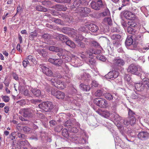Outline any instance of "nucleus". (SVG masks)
<instances>
[{"mask_svg": "<svg viewBox=\"0 0 149 149\" xmlns=\"http://www.w3.org/2000/svg\"><path fill=\"white\" fill-rule=\"evenodd\" d=\"M68 130L71 132L76 133L78 131V129L76 127H72V125L70 127H69Z\"/></svg>", "mask_w": 149, "mask_h": 149, "instance_id": "nucleus-45", "label": "nucleus"}, {"mask_svg": "<svg viewBox=\"0 0 149 149\" xmlns=\"http://www.w3.org/2000/svg\"><path fill=\"white\" fill-rule=\"evenodd\" d=\"M61 48L55 46H51L49 47V49L51 51L58 52Z\"/></svg>", "mask_w": 149, "mask_h": 149, "instance_id": "nucleus-34", "label": "nucleus"}, {"mask_svg": "<svg viewBox=\"0 0 149 149\" xmlns=\"http://www.w3.org/2000/svg\"><path fill=\"white\" fill-rule=\"evenodd\" d=\"M30 102L31 103L35 104L40 102L41 100L37 99H32L30 100Z\"/></svg>", "mask_w": 149, "mask_h": 149, "instance_id": "nucleus-51", "label": "nucleus"}, {"mask_svg": "<svg viewBox=\"0 0 149 149\" xmlns=\"http://www.w3.org/2000/svg\"><path fill=\"white\" fill-rule=\"evenodd\" d=\"M78 10L82 15L85 17L87 16L91 11L90 8L86 7H80Z\"/></svg>", "mask_w": 149, "mask_h": 149, "instance_id": "nucleus-16", "label": "nucleus"}, {"mask_svg": "<svg viewBox=\"0 0 149 149\" xmlns=\"http://www.w3.org/2000/svg\"><path fill=\"white\" fill-rule=\"evenodd\" d=\"M139 97V95L136 93H133L130 97V98L132 99H137Z\"/></svg>", "mask_w": 149, "mask_h": 149, "instance_id": "nucleus-47", "label": "nucleus"}, {"mask_svg": "<svg viewBox=\"0 0 149 149\" xmlns=\"http://www.w3.org/2000/svg\"><path fill=\"white\" fill-rule=\"evenodd\" d=\"M72 125V122L70 120H69L65 122L64 123V125L66 127H67L69 128V127H70Z\"/></svg>", "mask_w": 149, "mask_h": 149, "instance_id": "nucleus-42", "label": "nucleus"}, {"mask_svg": "<svg viewBox=\"0 0 149 149\" xmlns=\"http://www.w3.org/2000/svg\"><path fill=\"white\" fill-rule=\"evenodd\" d=\"M23 130L24 132L28 133L31 132V129L28 126H24L23 127Z\"/></svg>", "mask_w": 149, "mask_h": 149, "instance_id": "nucleus-46", "label": "nucleus"}, {"mask_svg": "<svg viewBox=\"0 0 149 149\" xmlns=\"http://www.w3.org/2000/svg\"><path fill=\"white\" fill-rule=\"evenodd\" d=\"M90 5L91 8L94 10H99L100 8L102 7L103 4L102 0H99L96 2L95 1H92Z\"/></svg>", "mask_w": 149, "mask_h": 149, "instance_id": "nucleus-7", "label": "nucleus"}, {"mask_svg": "<svg viewBox=\"0 0 149 149\" xmlns=\"http://www.w3.org/2000/svg\"><path fill=\"white\" fill-rule=\"evenodd\" d=\"M36 8L37 10L39 11L46 12L47 11V9L46 8L41 6H37Z\"/></svg>", "mask_w": 149, "mask_h": 149, "instance_id": "nucleus-38", "label": "nucleus"}, {"mask_svg": "<svg viewBox=\"0 0 149 149\" xmlns=\"http://www.w3.org/2000/svg\"><path fill=\"white\" fill-rule=\"evenodd\" d=\"M86 26L88 29L94 32H96L99 29L98 26L94 24L91 23Z\"/></svg>", "mask_w": 149, "mask_h": 149, "instance_id": "nucleus-22", "label": "nucleus"}, {"mask_svg": "<svg viewBox=\"0 0 149 149\" xmlns=\"http://www.w3.org/2000/svg\"><path fill=\"white\" fill-rule=\"evenodd\" d=\"M41 3L43 5L49 7L52 5L51 2L50 1L44 0L42 1Z\"/></svg>", "mask_w": 149, "mask_h": 149, "instance_id": "nucleus-37", "label": "nucleus"}, {"mask_svg": "<svg viewBox=\"0 0 149 149\" xmlns=\"http://www.w3.org/2000/svg\"><path fill=\"white\" fill-rule=\"evenodd\" d=\"M131 77L128 74H125L124 75V79L125 80L127 81H130L131 80Z\"/></svg>", "mask_w": 149, "mask_h": 149, "instance_id": "nucleus-56", "label": "nucleus"}, {"mask_svg": "<svg viewBox=\"0 0 149 149\" xmlns=\"http://www.w3.org/2000/svg\"><path fill=\"white\" fill-rule=\"evenodd\" d=\"M143 84L144 85V88H146L147 89L149 88V79L145 78L143 79Z\"/></svg>", "mask_w": 149, "mask_h": 149, "instance_id": "nucleus-36", "label": "nucleus"}, {"mask_svg": "<svg viewBox=\"0 0 149 149\" xmlns=\"http://www.w3.org/2000/svg\"><path fill=\"white\" fill-rule=\"evenodd\" d=\"M61 31L64 33L67 34L72 37H74L76 34V31L74 30H72L69 27H63L61 29Z\"/></svg>", "mask_w": 149, "mask_h": 149, "instance_id": "nucleus-8", "label": "nucleus"}, {"mask_svg": "<svg viewBox=\"0 0 149 149\" xmlns=\"http://www.w3.org/2000/svg\"><path fill=\"white\" fill-rule=\"evenodd\" d=\"M132 37L136 41H141L143 38V36L142 35L139 33H137V32H136L135 34H134L132 36Z\"/></svg>", "mask_w": 149, "mask_h": 149, "instance_id": "nucleus-28", "label": "nucleus"}, {"mask_svg": "<svg viewBox=\"0 0 149 149\" xmlns=\"http://www.w3.org/2000/svg\"><path fill=\"white\" fill-rule=\"evenodd\" d=\"M128 119H129L130 120H125L123 122V123L125 125H128L130 124L131 125H132L135 123L136 121L135 117H134V116H132V117H128Z\"/></svg>", "mask_w": 149, "mask_h": 149, "instance_id": "nucleus-19", "label": "nucleus"}, {"mask_svg": "<svg viewBox=\"0 0 149 149\" xmlns=\"http://www.w3.org/2000/svg\"><path fill=\"white\" fill-rule=\"evenodd\" d=\"M98 57L99 58V59L103 62L107 60V58L104 56L99 55Z\"/></svg>", "mask_w": 149, "mask_h": 149, "instance_id": "nucleus-60", "label": "nucleus"}, {"mask_svg": "<svg viewBox=\"0 0 149 149\" xmlns=\"http://www.w3.org/2000/svg\"><path fill=\"white\" fill-rule=\"evenodd\" d=\"M95 61L93 58H91L89 59L87 63L91 67L94 66L95 64Z\"/></svg>", "mask_w": 149, "mask_h": 149, "instance_id": "nucleus-44", "label": "nucleus"}, {"mask_svg": "<svg viewBox=\"0 0 149 149\" xmlns=\"http://www.w3.org/2000/svg\"><path fill=\"white\" fill-rule=\"evenodd\" d=\"M91 45L92 46L98 47H99L100 46L99 44L95 41H93L91 42Z\"/></svg>", "mask_w": 149, "mask_h": 149, "instance_id": "nucleus-53", "label": "nucleus"}, {"mask_svg": "<svg viewBox=\"0 0 149 149\" xmlns=\"http://www.w3.org/2000/svg\"><path fill=\"white\" fill-rule=\"evenodd\" d=\"M73 18L72 16H68L67 18V20L69 23H71L73 21Z\"/></svg>", "mask_w": 149, "mask_h": 149, "instance_id": "nucleus-64", "label": "nucleus"}, {"mask_svg": "<svg viewBox=\"0 0 149 149\" xmlns=\"http://www.w3.org/2000/svg\"><path fill=\"white\" fill-rule=\"evenodd\" d=\"M127 71L128 72L139 76H140L142 73V69L134 64L130 65L127 69Z\"/></svg>", "mask_w": 149, "mask_h": 149, "instance_id": "nucleus-1", "label": "nucleus"}, {"mask_svg": "<svg viewBox=\"0 0 149 149\" xmlns=\"http://www.w3.org/2000/svg\"><path fill=\"white\" fill-rule=\"evenodd\" d=\"M53 105L51 102H44L38 105L39 107L46 112L50 111L53 108Z\"/></svg>", "mask_w": 149, "mask_h": 149, "instance_id": "nucleus-2", "label": "nucleus"}, {"mask_svg": "<svg viewBox=\"0 0 149 149\" xmlns=\"http://www.w3.org/2000/svg\"><path fill=\"white\" fill-rule=\"evenodd\" d=\"M54 86L59 89H63L64 88L65 86L64 82L61 81L59 80L56 81V82L54 83Z\"/></svg>", "mask_w": 149, "mask_h": 149, "instance_id": "nucleus-25", "label": "nucleus"}, {"mask_svg": "<svg viewBox=\"0 0 149 149\" xmlns=\"http://www.w3.org/2000/svg\"><path fill=\"white\" fill-rule=\"evenodd\" d=\"M68 53V52L66 50L61 48L57 54L60 58L62 59L64 61L69 62L71 61V58L67 55Z\"/></svg>", "mask_w": 149, "mask_h": 149, "instance_id": "nucleus-3", "label": "nucleus"}, {"mask_svg": "<svg viewBox=\"0 0 149 149\" xmlns=\"http://www.w3.org/2000/svg\"><path fill=\"white\" fill-rule=\"evenodd\" d=\"M23 65L24 68L27 67L28 65H29V63L27 59H25L23 61Z\"/></svg>", "mask_w": 149, "mask_h": 149, "instance_id": "nucleus-55", "label": "nucleus"}, {"mask_svg": "<svg viewBox=\"0 0 149 149\" xmlns=\"http://www.w3.org/2000/svg\"><path fill=\"white\" fill-rule=\"evenodd\" d=\"M2 98L3 101L5 102H8L10 100L9 97L6 95L3 96L2 97Z\"/></svg>", "mask_w": 149, "mask_h": 149, "instance_id": "nucleus-59", "label": "nucleus"}, {"mask_svg": "<svg viewBox=\"0 0 149 149\" xmlns=\"http://www.w3.org/2000/svg\"><path fill=\"white\" fill-rule=\"evenodd\" d=\"M125 17L128 19H134L135 18V15L132 12L129 11H126L124 13Z\"/></svg>", "mask_w": 149, "mask_h": 149, "instance_id": "nucleus-20", "label": "nucleus"}, {"mask_svg": "<svg viewBox=\"0 0 149 149\" xmlns=\"http://www.w3.org/2000/svg\"><path fill=\"white\" fill-rule=\"evenodd\" d=\"M40 68L43 73L46 76L49 77H52L53 76L52 71L49 68L44 65L41 66Z\"/></svg>", "mask_w": 149, "mask_h": 149, "instance_id": "nucleus-12", "label": "nucleus"}, {"mask_svg": "<svg viewBox=\"0 0 149 149\" xmlns=\"http://www.w3.org/2000/svg\"><path fill=\"white\" fill-rule=\"evenodd\" d=\"M133 38L132 36L130 37H127L125 41V45L127 46H129L133 44Z\"/></svg>", "mask_w": 149, "mask_h": 149, "instance_id": "nucleus-31", "label": "nucleus"}, {"mask_svg": "<svg viewBox=\"0 0 149 149\" xmlns=\"http://www.w3.org/2000/svg\"><path fill=\"white\" fill-rule=\"evenodd\" d=\"M120 124H118L117 125V127H118V129L120 131V132H121L122 134H123L124 132V129L123 127L119 125Z\"/></svg>", "mask_w": 149, "mask_h": 149, "instance_id": "nucleus-57", "label": "nucleus"}, {"mask_svg": "<svg viewBox=\"0 0 149 149\" xmlns=\"http://www.w3.org/2000/svg\"><path fill=\"white\" fill-rule=\"evenodd\" d=\"M53 76L57 78H61L62 77L61 75L60 74L57 72H55L54 74V75H53Z\"/></svg>", "mask_w": 149, "mask_h": 149, "instance_id": "nucleus-62", "label": "nucleus"}, {"mask_svg": "<svg viewBox=\"0 0 149 149\" xmlns=\"http://www.w3.org/2000/svg\"><path fill=\"white\" fill-rule=\"evenodd\" d=\"M17 137L21 139H25L27 138V136L24 134L18 132L17 134Z\"/></svg>", "mask_w": 149, "mask_h": 149, "instance_id": "nucleus-40", "label": "nucleus"}, {"mask_svg": "<svg viewBox=\"0 0 149 149\" xmlns=\"http://www.w3.org/2000/svg\"><path fill=\"white\" fill-rule=\"evenodd\" d=\"M128 117H132V116L135 117L136 114L135 113L132 111L130 109H128Z\"/></svg>", "mask_w": 149, "mask_h": 149, "instance_id": "nucleus-49", "label": "nucleus"}, {"mask_svg": "<svg viewBox=\"0 0 149 149\" xmlns=\"http://www.w3.org/2000/svg\"><path fill=\"white\" fill-rule=\"evenodd\" d=\"M80 86L82 90L86 91H89L90 89V87L89 85H86L82 83L80 84Z\"/></svg>", "mask_w": 149, "mask_h": 149, "instance_id": "nucleus-32", "label": "nucleus"}, {"mask_svg": "<svg viewBox=\"0 0 149 149\" xmlns=\"http://www.w3.org/2000/svg\"><path fill=\"white\" fill-rule=\"evenodd\" d=\"M51 93L52 95L55 96L58 99H63L65 96V93L60 91H56L54 90L51 91Z\"/></svg>", "mask_w": 149, "mask_h": 149, "instance_id": "nucleus-11", "label": "nucleus"}, {"mask_svg": "<svg viewBox=\"0 0 149 149\" xmlns=\"http://www.w3.org/2000/svg\"><path fill=\"white\" fill-rule=\"evenodd\" d=\"M129 49L131 50H136L137 49V46L136 45L133 44L129 46Z\"/></svg>", "mask_w": 149, "mask_h": 149, "instance_id": "nucleus-61", "label": "nucleus"}, {"mask_svg": "<svg viewBox=\"0 0 149 149\" xmlns=\"http://www.w3.org/2000/svg\"><path fill=\"white\" fill-rule=\"evenodd\" d=\"M111 32H120L119 29L116 27H113L111 28Z\"/></svg>", "mask_w": 149, "mask_h": 149, "instance_id": "nucleus-58", "label": "nucleus"}, {"mask_svg": "<svg viewBox=\"0 0 149 149\" xmlns=\"http://www.w3.org/2000/svg\"><path fill=\"white\" fill-rule=\"evenodd\" d=\"M119 75V73L116 70H113L109 72L105 76V77L108 79L113 80L116 78Z\"/></svg>", "mask_w": 149, "mask_h": 149, "instance_id": "nucleus-13", "label": "nucleus"}, {"mask_svg": "<svg viewBox=\"0 0 149 149\" xmlns=\"http://www.w3.org/2000/svg\"><path fill=\"white\" fill-rule=\"evenodd\" d=\"M135 87L138 91H142L144 89V85L143 83H136L135 84Z\"/></svg>", "mask_w": 149, "mask_h": 149, "instance_id": "nucleus-26", "label": "nucleus"}, {"mask_svg": "<svg viewBox=\"0 0 149 149\" xmlns=\"http://www.w3.org/2000/svg\"><path fill=\"white\" fill-rule=\"evenodd\" d=\"M62 135L65 138H68L69 136L68 131L66 129H64L62 131Z\"/></svg>", "mask_w": 149, "mask_h": 149, "instance_id": "nucleus-41", "label": "nucleus"}, {"mask_svg": "<svg viewBox=\"0 0 149 149\" xmlns=\"http://www.w3.org/2000/svg\"><path fill=\"white\" fill-rule=\"evenodd\" d=\"M117 105L118 103L117 102L114 101L112 102L111 107L112 110L114 111H115L116 110Z\"/></svg>", "mask_w": 149, "mask_h": 149, "instance_id": "nucleus-43", "label": "nucleus"}, {"mask_svg": "<svg viewBox=\"0 0 149 149\" xmlns=\"http://www.w3.org/2000/svg\"><path fill=\"white\" fill-rule=\"evenodd\" d=\"M113 64L116 66L121 67L124 65L125 62L124 60L120 58H115L113 61Z\"/></svg>", "mask_w": 149, "mask_h": 149, "instance_id": "nucleus-15", "label": "nucleus"}, {"mask_svg": "<svg viewBox=\"0 0 149 149\" xmlns=\"http://www.w3.org/2000/svg\"><path fill=\"white\" fill-rule=\"evenodd\" d=\"M63 127L61 125H58L57 126L54 128L55 131L57 132H60L63 129Z\"/></svg>", "mask_w": 149, "mask_h": 149, "instance_id": "nucleus-54", "label": "nucleus"}, {"mask_svg": "<svg viewBox=\"0 0 149 149\" xmlns=\"http://www.w3.org/2000/svg\"><path fill=\"white\" fill-rule=\"evenodd\" d=\"M38 33L36 31H34L33 32H32L30 33L29 37L30 40H33L34 38L37 36Z\"/></svg>", "mask_w": 149, "mask_h": 149, "instance_id": "nucleus-39", "label": "nucleus"}, {"mask_svg": "<svg viewBox=\"0 0 149 149\" xmlns=\"http://www.w3.org/2000/svg\"><path fill=\"white\" fill-rule=\"evenodd\" d=\"M48 61L50 62L57 66H60L63 62L60 59L50 58Z\"/></svg>", "mask_w": 149, "mask_h": 149, "instance_id": "nucleus-21", "label": "nucleus"}, {"mask_svg": "<svg viewBox=\"0 0 149 149\" xmlns=\"http://www.w3.org/2000/svg\"><path fill=\"white\" fill-rule=\"evenodd\" d=\"M94 50L93 48H89L86 51L87 53L89 56H92L93 54Z\"/></svg>", "mask_w": 149, "mask_h": 149, "instance_id": "nucleus-52", "label": "nucleus"}, {"mask_svg": "<svg viewBox=\"0 0 149 149\" xmlns=\"http://www.w3.org/2000/svg\"><path fill=\"white\" fill-rule=\"evenodd\" d=\"M94 101V103L100 107L106 108L108 106V102L104 99L100 97L96 98Z\"/></svg>", "mask_w": 149, "mask_h": 149, "instance_id": "nucleus-4", "label": "nucleus"}, {"mask_svg": "<svg viewBox=\"0 0 149 149\" xmlns=\"http://www.w3.org/2000/svg\"><path fill=\"white\" fill-rule=\"evenodd\" d=\"M111 38L112 40V43L113 46L119 47L121 45L120 39L121 36L119 34H113L111 36Z\"/></svg>", "mask_w": 149, "mask_h": 149, "instance_id": "nucleus-6", "label": "nucleus"}, {"mask_svg": "<svg viewBox=\"0 0 149 149\" xmlns=\"http://www.w3.org/2000/svg\"><path fill=\"white\" fill-rule=\"evenodd\" d=\"M54 38L57 40L65 42L68 38L66 36L61 34H56L54 36Z\"/></svg>", "mask_w": 149, "mask_h": 149, "instance_id": "nucleus-17", "label": "nucleus"}, {"mask_svg": "<svg viewBox=\"0 0 149 149\" xmlns=\"http://www.w3.org/2000/svg\"><path fill=\"white\" fill-rule=\"evenodd\" d=\"M103 94V91L102 90H99L95 93V95L96 96L100 97Z\"/></svg>", "mask_w": 149, "mask_h": 149, "instance_id": "nucleus-48", "label": "nucleus"}, {"mask_svg": "<svg viewBox=\"0 0 149 149\" xmlns=\"http://www.w3.org/2000/svg\"><path fill=\"white\" fill-rule=\"evenodd\" d=\"M87 3V2L86 0H75L72 8H75L77 9L79 7L85 6Z\"/></svg>", "mask_w": 149, "mask_h": 149, "instance_id": "nucleus-9", "label": "nucleus"}, {"mask_svg": "<svg viewBox=\"0 0 149 149\" xmlns=\"http://www.w3.org/2000/svg\"><path fill=\"white\" fill-rule=\"evenodd\" d=\"M113 118L114 120L118 123L117 125H118V124H120V123L121 124L123 123V122L125 120L124 119H122L121 117L118 115L116 114L114 115Z\"/></svg>", "mask_w": 149, "mask_h": 149, "instance_id": "nucleus-29", "label": "nucleus"}, {"mask_svg": "<svg viewBox=\"0 0 149 149\" xmlns=\"http://www.w3.org/2000/svg\"><path fill=\"white\" fill-rule=\"evenodd\" d=\"M128 26L127 28V32L130 34H132L133 35L136 33V32H137L136 31H135V29L133 28H136L137 26V24L133 21H130L128 22L127 23Z\"/></svg>", "mask_w": 149, "mask_h": 149, "instance_id": "nucleus-5", "label": "nucleus"}, {"mask_svg": "<svg viewBox=\"0 0 149 149\" xmlns=\"http://www.w3.org/2000/svg\"><path fill=\"white\" fill-rule=\"evenodd\" d=\"M31 91L34 95L36 97L40 96L41 94V91L40 90L36 88L32 89Z\"/></svg>", "mask_w": 149, "mask_h": 149, "instance_id": "nucleus-30", "label": "nucleus"}, {"mask_svg": "<svg viewBox=\"0 0 149 149\" xmlns=\"http://www.w3.org/2000/svg\"><path fill=\"white\" fill-rule=\"evenodd\" d=\"M115 95L116 97L113 96V95H111L110 93H107L105 94V97L107 100L110 101L113 100V98L116 100H118L119 99L116 96V95Z\"/></svg>", "mask_w": 149, "mask_h": 149, "instance_id": "nucleus-27", "label": "nucleus"}, {"mask_svg": "<svg viewBox=\"0 0 149 149\" xmlns=\"http://www.w3.org/2000/svg\"><path fill=\"white\" fill-rule=\"evenodd\" d=\"M42 37L44 39L48 40L50 39L54 38V36L49 34L47 33H46L43 35Z\"/></svg>", "mask_w": 149, "mask_h": 149, "instance_id": "nucleus-33", "label": "nucleus"}, {"mask_svg": "<svg viewBox=\"0 0 149 149\" xmlns=\"http://www.w3.org/2000/svg\"><path fill=\"white\" fill-rule=\"evenodd\" d=\"M65 43L66 45L72 48H74L76 47L75 44L71 40H69V38Z\"/></svg>", "mask_w": 149, "mask_h": 149, "instance_id": "nucleus-35", "label": "nucleus"}, {"mask_svg": "<svg viewBox=\"0 0 149 149\" xmlns=\"http://www.w3.org/2000/svg\"><path fill=\"white\" fill-rule=\"evenodd\" d=\"M139 139L142 141H145L149 138V133L145 131L139 132L137 135Z\"/></svg>", "mask_w": 149, "mask_h": 149, "instance_id": "nucleus-14", "label": "nucleus"}, {"mask_svg": "<svg viewBox=\"0 0 149 149\" xmlns=\"http://www.w3.org/2000/svg\"><path fill=\"white\" fill-rule=\"evenodd\" d=\"M52 8H55L58 11H65L67 9L66 7L64 6L63 5L60 4H58L55 6H53Z\"/></svg>", "mask_w": 149, "mask_h": 149, "instance_id": "nucleus-24", "label": "nucleus"}, {"mask_svg": "<svg viewBox=\"0 0 149 149\" xmlns=\"http://www.w3.org/2000/svg\"><path fill=\"white\" fill-rule=\"evenodd\" d=\"M30 61L32 62H33L34 61V57H33L31 55H29L27 56V58Z\"/></svg>", "mask_w": 149, "mask_h": 149, "instance_id": "nucleus-63", "label": "nucleus"}, {"mask_svg": "<svg viewBox=\"0 0 149 149\" xmlns=\"http://www.w3.org/2000/svg\"><path fill=\"white\" fill-rule=\"evenodd\" d=\"M90 75L88 73L86 72L81 74L78 76V78L79 80H82L86 82L88 81V80L90 79Z\"/></svg>", "mask_w": 149, "mask_h": 149, "instance_id": "nucleus-18", "label": "nucleus"}, {"mask_svg": "<svg viewBox=\"0 0 149 149\" xmlns=\"http://www.w3.org/2000/svg\"><path fill=\"white\" fill-rule=\"evenodd\" d=\"M23 116L25 118H31L33 117V111L31 108L24 109L22 110Z\"/></svg>", "mask_w": 149, "mask_h": 149, "instance_id": "nucleus-10", "label": "nucleus"}, {"mask_svg": "<svg viewBox=\"0 0 149 149\" xmlns=\"http://www.w3.org/2000/svg\"><path fill=\"white\" fill-rule=\"evenodd\" d=\"M96 112L100 115L105 118L109 117L110 115L109 112L106 110L102 111L101 110H98L96 111Z\"/></svg>", "mask_w": 149, "mask_h": 149, "instance_id": "nucleus-23", "label": "nucleus"}, {"mask_svg": "<svg viewBox=\"0 0 149 149\" xmlns=\"http://www.w3.org/2000/svg\"><path fill=\"white\" fill-rule=\"evenodd\" d=\"M20 144L22 146H24L26 145L29 146L30 145V143H29L28 141L26 140L24 141H21L20 142Z\"/></svg>", "mask_w": 149, "mask_h": 149, "instance_id": "nucleus-50", "label": "nucleus"}]
</instances>
